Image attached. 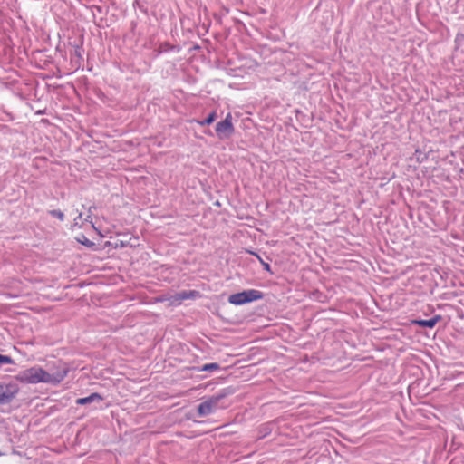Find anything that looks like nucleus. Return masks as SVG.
I'll return each mask as SVG.
<instances>
[{
    "instance_id": "1",
    "label": "nucleus",
    "mask_w": 464,
    "mask_h": 464,
    "mask_svg": "<svg viewBox=\"0 0 464 464\" xmlns=\"http://www.w3.org/2000/svg\"><path fill=\"white\" fill-rule=\"evenodd\" d=\"M68 374V368L63 366L55 372H47L40 366H33L21 371L15 380L21 383L37 384L47 383L51 385L60 384Z\"/></svg>"
},
{
    "instance_id": "2",
    "label": "nucleus",
    "mask_w": 464,
    "mask_h": 464,
    "mask_svg": "<svg viewBox=\"0 0 464 464\" xmlns=\"http://www.w3.org/2000/svg\"><path fill=\"white\" fill-rule=\"evenodd\" d=\"M262 292L255 289L246 290L240 293L233 294L228 297V302L234 305H243L247 303L262 299Z\"/></svg>"
},
{
    "instance_id": "3",
    "label": "nucleus",
    "mask_w": 464,
    "mask_h": 464,
    "mask_svg": "<svg viewBox=\"0 0 464 464\" xmlns=\"http://www.w3.org/2000/svg\"><path fill=\"white\" fill-rule=\"evenodd\" d=\"M232 121V114L227 113L222 121L217 123L216 132L219 139H226L233 134L235 129Z\"/></svg>"
},
{
    "instance_id": "4",
    "label": "nucleus",
    "mask_w": 464,
    "mask_h": 464,
    "mask_svg": "<svg viewBox=\"0 0 464 464\" xmlns=\"http://www.w3.org/2000/svg\"><path fill=\"white\" fill-rule=\"evenodd\" d=\"M219 401L218 397H212L198 405V412L200 416H207L213 412Z\"/></svg>"
},
{
    "instance_id": "5",
    "label": "nucleus",
    "mask_w": 464,
    "mask_h": 464,
    "mask_svg": "<svg viewBox=\"0 0 464 464\" xmlns=\"http://www.w3.org/2000/svg\"><path fill=\"white\" fill-rule=\"evenodd\" d=\"M440 319V316H435L428 320H414L412 323L420 326L433 328Z\"/></svg>"
},
{
    "instance_id": "6",
    "label": "nucleus",
    "mask_w": 464,
    "mask_h": 464,
    "mask_svg": "<svg viewBox=\"0 0 464 464\" xmlns=\"http://www.w3.org/2000/svg\"><path fill=\"white\" fill-rule=\"evenodd\" d=\"M102 397L99 393L95 392V393H92L91 395H89L87 397L78 399L76 401V403L79 405H85L87 403H91L95 401H102Z\"/></svg>"
},
{
    "instance_id": "7",
    "label": "nucleus",
    "mask_w": 464,
    "mask_h": 464,
    "mask_svg": "<svg viewBox=\"0 0 464 464\" xmlns=\"http://www.w3.org/2000/svg\"><path fill=\"white\" fill-rule=\"evenodd\" d=\"M13 396V393L8 391V386L0 384V403L10 401Z\"/></svg>"
},
{
    "instance_id": "8",
    "label": "nucleus",
    "mask_w": 464,
    "mask_h": 464,
    "mask_svg": "<svg viewBox=\"0 0 464 464\" xmlns=\"http://www.w3.org/2000/svg\"><path fill=\"white\" fill-rule=\"evenodd\" d=\"M121 246H131V247H135L137 246H139V237H130L129 238V240H126V241H123L121 240Z\"/></svg>"
},
{
    "instance_id": "9",
    "label": "nucleus",
    "mask_w": 464,
    "mask_h": 464,
    "mask_svg": "<svg viewBox=\"0 0 464 464\" xmlns=\"http://www.w3.org/2000/svg\"><path fill=\"white\" fill-rule=\"evenodd\" d=\"M215 119H216V112L213 111L204 121H197V123L200 126L209 125L215 121Z\"/></svg>"
},
{
    "instance_id": "10",
    "label": "nucleus",
    "mask_w": 464,
    "mask_h": 464,
    "mask_svg": "<svg viewBox=\"0 0 464 464\" xmlns=\"http://www.w3.org/2000/svg\"><path fill=\"white\" fill-rule=\"evenodd\" d=\"M194 296V294L193 292H189V293H182V294H179L176 297H175V300L178 301L179 303H180L181 301L185 300V299H188V298H191Z\"/></svg>"
},
{
    "instance_id": "11",
    "label": "nucleus",
    "mask_w": 464,
    "mask_h": 464,
    "mask_svg": "<svg viewBox=\"0 0 464 464\" xmlns=\"http://www.w3.org/2000/svg\"><path fill=\"white\" fill-rule=\"evenodd\" d=\"M219 369V365L218 363H208L202 366L200 371H214Z\"/></svg>"
},
{
    "instance_id": "12",
    "label": "nucleus",
    "mask_w": 464,
    "mask_h": 464,
    "mask_svg": "<svg viewBox=\"0 0 464 464\" xmlns=\"http://www.w3.org/2000/svg\"><path fill=\"white\" fill-rule=\"evenodd\" d=\"M13 362H14L11 357L0 354V363L1 364H12Z\"/></svg>"
},
{
    "instance_id": "13",
    "label": "nucleus",
    "mask_w": 464,
    "mask_h": 464,
    "mask_svg": "<svg viewBox=\"0 0 464 464\" xmlns=\"http://www.w3.org/2000/svg\"><path fill=\"white\" fill-rule=\"evenodd\" d=\"M52 214L56 217L57 218H59L60 220H63V213L61 212L60 210H54L52 212Z\"/></svg>"
},
{
    "instance_id": "14",
    "label": "nucleus",
    "mask_w": 464,
    "mask_h": 464,
    "mask_svg": "<svg viewBox=\"0 0 464 464\" xmlns=\"http://www.w3.org/2000/svg\"><path fill=\"white\" fill-rule=\"evenodd\" d=\"M250 253H251V254H253V255H256V256L260 259V261H261V263H262V265H263L264 268H265L266 271H270V266H269V264L263 262V261H262V259H261V258H260L256 254H254L253 252H250Z\"/></svg>"
}]
</instances>
